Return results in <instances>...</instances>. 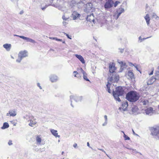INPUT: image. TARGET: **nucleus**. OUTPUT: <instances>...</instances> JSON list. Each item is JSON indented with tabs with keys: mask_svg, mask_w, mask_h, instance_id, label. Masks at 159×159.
I'll list each match as a JSON object with an SVG mask.
<instances>
[{
	"mask_svg": "<svg viewBox=\"0 0 159 159\" xmlns=\"http://www.w3.org/2000/svg\"><path fill=\"white\" fill-rule=\"evenodd\" d=\"M139 98V93L135 91H130L126 94V98L131 102H135L138 100Z\"/></svg>",
	"mask_w": 159,
	"mask_h": 159,
	"instance_id": "f257e3e1",
	"label": "nucleus"
},
{
	"mask_svg": "<svg viewBox=\"0 0 159 159\" xmlns=\"http://www.w3.org/2000/svg\"><path fill=\"white\" fill-rule=\"evenodd\" d=\"M124 93V90L121 86H118L116 88L115 91H113V94L115 99L119 102H121V100L119 97L122 96Z\"/></svg>",
	"mask_w": 159,
	"mask_h": 159,
	"instance_id": "f03ea898",
	"label": "nucleus"
},
{
	"mask_svg": "<svg viewBox=\"0 0 159 159\" xmlns=\"http://www.w3.org/2000/svg\"><path fill=\"white\" fill-rule=\"evenodd\" d=\"M26 118L28 122L30 121L29 125L33 127L36 123V122L34 119V117L31 114H29L26 116Z\"/></svg>",
	"mask_w": 159,
	"mask_h": 159,
	"instance_id": "7ed1b4c3",
	"label": "nucleus"
},
{
	"mask_svg": "<svg viewBox=\"0 0 159 159\" xmlns=\"http://www.w3.org/2000/svg\"><path fill=\"white\" fill-rule=\"evenodd\" d=\"M124 11V8L121 7H120L118 9L115 14L114 15L115 18L116 20H117L120 16V14Z\"/></svg>",
	"mask_w": 159,
	"mask_h": 159,
	"instance_id": "20e7f679",
	"label": "nucleus"
},
{
	"mask_svg": "<svg viewBox=\"0 0 159 159\" xmlns=\"http://www.w3.org/2000/svg\"><path fill=\"white\" fill-rule=\"evenodd\" d=\"M119 75L115 73H113V74L110 79V80L112 83L117 82L119 80Z\"/></svg>",
	"mask_w": 159,
	"mask_h": 159,
	"instance_id": "39448f33",
	"label": "nucleus"
},
{
	"mask_svg": "<svg viewBox=\"0 0 159 159\" xmlns=\"http://www.w3.org/2000/svg\"><path fill=\"white\" fill-rule=\"evenodd\" d=\"M114 2L112 0H108L106 1L104 5V7L106 10L110 9L113 6Z\"/></svg>",
	"mask_w": 159,
	"mask_h": 159,
	"instance_id": "423d86ee",
	"label": "nucleus"
},
{
	"mask_svg": "<svg viewBox=\"0 0 159 159\" xmlns=\"http://www.w3.org/2000/svg\"><path fill=\"white\" fill-rule=\"evenodd\" d=\"M70 101L71 102V105L72 107H73L74 106L72 104V99H74V100L76 102H78L79 101H80L82 99V97H77L76 96H74L73 95H71L70 96Z\"/></svg>",
	"mask_w": 159,
	"mask_h": 159,
	"instance_id": "0eeeda50",
	"label": "nucleus"
},
{
	"mask_svg": "<svg viewBox=\"0 0 159 159\" xmlns=\"http://www.w3.org/2000/svg\"><path fill=\"white\" fill-rule=\"evenodd\" d=\"M14 36L19 37L21 38H22L24 40H25L27 42L31 43H36V42L34 40L28 37L22 36H19L17 35H14Z\"/></svg>",
	"mask_w": 159,
	"mask_h": 159,
	"instance_id": "6e6552de",
	"label": "nucleus"
},
{
	"mask_svg": "<svg viewBox=\"0 0 159 159\" xmlns=\"http://www.w3.org/2000/svg\"><path fill=\"white\" fill-rule=\"evenodd\" d=\"M151 134L152 135H158L159 134V127L153 128L152 130Z\"/></svg>",
	"mask_w": 159,
	"mask_h": 159,
	"instance_id": "1a4fd4ad",
	"label": "nucleus"
},
{
	"mask_svg": "<svg viewBox=\"0 0 159 159\" xmlns=\"http://www.w3.org/2000/svg\"><path fill=\"white\" fill-rule=\"evenodd\" d=\"M28 56L27 52L26 50L21 51L19 52L18 54L19 57L23 59L24 57H26Z\"/></svg>",
	"mask_w": 159,
	"mask_h": 159,
	"instance_id": "9d476101",
	"label": "nucleus"
},
{
	"mask_svg": "<svg viewBox=\"0 0 159 159\" xmlns=\"http://www.w3.org/2000/svg\"><path fill=\"white\" fill-rule=\"evenodd\" d=\"M50 80L52 82H56L58 80V77L56 75H52L49 77Z\"/></svg>",
	"mask_w": 159,
	"mask_h": 159,
	"instance_id": "9b49d317",
	"label": "nucleus"
},
{
	"mask_svg": "<svg viewBox=\"0 0 159 159\" xmlns=\"http://www.w3.org/2000/svg\"><path fill=\"white\" fill-rule=\"evenodd\" d=\"M86 19L87 21L89 22H94V16L93 14H91L87 16V17L86 18Z\"/></svg>",
	"mask_w": 159,
	"mask_h": 159,
	"instance_id": "f8f14e48",
	"label": "nucleus"
},
{
	"mask_svg": "<svg viewBox=\"0 0 159 159\" xmlns=\"http://www.w3.org/2000/svg\"><path fill=\"white\" fill-rule=\"evenodd\" d=\"M109 71L110 73H114L116 68L113 63H110L109 66Z\"/></svg>",
	"mask_w": 159,
	"mask_h": 159,
	"instance_id": "ddd939ff",
	"label": "nucleus"
},
{
	"mask_svg": "<svg viewBox=\"0 0 159 159\" xmlns=\"http://www.w3.org/2000/svg\"><path fill=\"white\" fill-rule=\"evenodd\" d=\"M72 16L74 20H76L77 18L80 17V15L76 11L73 12Z\"/></svg>",
	"mask_w": 159,
	"mask_h": 159,
	"instance_id": "4468645a",
	"label": "nucleus"
},
{
	"mask_svg": "<svg viewBox=\"0 0 159 159\" xmlns=\"http://www.w3.org/2000/svg\"><path fill=\"white\" fill-rule=\"evenodd\" d=\"M120 68L119 72H121L124 68H125L127 67V66L125 63L121 61H120Z\"/></svg>",
	"mask_w": 159,
	"mask_h": 159,
	"instance_id": "2eb2a0df",
	"label": "nucleus"
},
{
	"mask_svg": "<svg viewBox=\"0 0 159 159\" xmlns=\"http://www.w3.org/2000/svg\"><path fill=\"white\" fill-rule=\"evenodd\" d=\"M75 56L83 64L85 63V61L82 56L78 54H75Z\"/></svg>",
	"mask_w": 159,
	"mask_h": 159,
	"instance_id": "dca6fc26",
	"label": "nucleus"
},
{
	"mask_svg": "<svg viewBox=\"0 0 159 159\" xmlns=\"http://www.w3.org/2000/svg\"><path fill=\"white\" fill-rule=\"evenodd\" d=\"M153 108L152 107H149L145 110V112L147 115H151L153 113Z\"/></svg>",
	"mask_w": 159,
	"mask_h": 159,
	"instance_id": "f3484780",
	"label": "nucleus"
},
{
	"mask_svg": "<svg viewBox=\"0 0 159 159\" xmlns=\"http://www.w3.org/2000/svg\"><path fill=\"white\" fill-rule=\"evenodd\" d=\"M122 107H123V109L124 111H125L127 107L128 106V102L127 101H124L122 102Z\"/></svg>",
	"mask_w": 159,
	"mask_h": 159,
	"instance_id": "a211bd4d",
	"label": "nucleus"
},
{
	"mask_svg": "<svg viewBox=\"0 0 159 159\" xmlns=\"http://www.w3.org/2000/svg\"><path fill=\"white\" fill-rule=\"evenodd\" d=\"M54 1H55V0H53ZM57 3L55 5H54V6L58 8L59 10H61L62 8V6L59 3L61 2V1L60 0H57Z\"/></svg>",
	"mask_w": 159,
	"mask_h": 159,
	"instance_id": "6ab92c4d",
	"label": "nucleus"
},
{
	"mask_svg": "<svg viewBox=\"0 0 159 159\" xmlns=\"http://www.w3.org/2000/svg\"><path fill=\"white\" fill-rule=\"evenodd\" d=\"M3 47L6 49L7 51H9L11 48V45L10 44L6 43L3 45Z\"/></svg>",
	"mask_w": 159,
	"mask_h": 159,
	"instance_id": "aec40b11",
	"label": "nucleus"
},
{
	"mask_svg": "<svg viewBox=\"0 0 159 159\" xmlns=\"http://www.w3.org/2000/svg\"><path fill=\"white\" fill-rule=\"evenodd\" d=\"M51 132L52 134L56 137H60V135H58L57 130H55L54 129H51Z\"/></svg>",
	"mask_w": 159,
	"mask_h": 159,
	"instance_id": "412c9836",
	"label": "nucleus"
},
{
	"mask_svg": "<svg viewBox=\"0 0 159 159\" xmlns=\"http://www.w3.org/2000/svg\"><path fill=\"white\" fill-rule=\"evenodd\" d=\"M159 79V66H158L156 73V78L154 79V80H153V78H152L151 80H152V81L154 82L156 80L158 79Z\"/></svg>",
	"mask_w": 159,
	"mask_h": 159,
	"instance_id": "4be33fe9",
	"label": "nucleus"
},
{
	"mask_svg": "<svg viewBox=\"0 0 159 159\" xmlns=\"http://www.w3.org/2000/svg\"><path fill=\"white\" fill-rule=\"evenodd\" d=\"M92 4L91 3H89L87 4V6L86 8V11H89L92 9Z\"/></svg>",
	"mask_w": 159,
	"mask_h": 159,
	"instance_id": "5701e85b",
	"label": "nucleus"
},
{
	"mask_svg": "<svg viewBox=\"0 0 159 159\" xmlns=\"http://www.w3.org/2000/svg\"><path fill=\"white\" fill-rule=\"evenodd\" d=\"M144 18L145 19L147 24L148 25L149 24V21L150 20V17L148 14H147L146 16L144 17Z\"/></svg>",
	"mask_w": 159,
	"mask_h": 159,
	"instance_id": "b1692460",
	"label": "nucleus"
},
{
	"mask_svg": "<svg viewBox=\"0 0 159 159\" xmlns=\"http://www.w3.org/2000/svg\"><path fill=\"white\" fill-rule=\"evenodd\" d=\"M128 75L130 79H133L134 78V75L133 73L130 70L129 71Z\"/></svg>",
	"mask_w": 159,
	"mask_h": 159,
	"instance_id": "393cba45",
	"label": "nucleus"
},
{
	"mask_svg": "<svg viewBox=\"0 0 159 159\" xmlns=\"http://www.w3.org/2000/svg\"><path fill=\"white\" fill-rule=\"evenodd\" d=\"M9 127L8 124L7 122H5L3 123V126L1 127L2 129H4L8 128Z\"/></svg>",
	"mask_w": 159,
	"mask_h": 159,
	"instance_id": "a878e982",
	"label": "nucleus"
},
{
	"mask_svg": "<svg viewBox=\"0 0 159 159\" xmlns=\"http://www.w3.org/2000/svg\"><path fill=\"white\" fill-rule=\"evenodd\" d=\"M9 112L11 116H15L16 115V112L14 111H10Z\"/></svg>",
	"mask_w": 159,
	"mask_h": 159,
	"instance_id": "bb28decb",
	"label": "nucleus"
},
{
	"mask_svg": "<svg viewBox=\"0 0 159 159\" xmlns=\"http://www.w3.org/2000/svg\"><path fill=\"white\" fill-rule=\"evenodd\" d=\"M138 110V107L136 106H134L132 107V111L133 113H135L137 112Z\"/></svg>",
	"mask_w": 159,
	"mask_h": 159,
	"instance_id": "cd10ccee",
	"label": "nucleus"
},
{
	"mask_svg": "<svg viewBox=\"0 0 159 159\" xmlns=\"http://www.w3.org/2000/svg\"><path fill=\"white\" fill-rule=\"evenodd\" d=\"M42 139L39 136H38L36 138V141L37 144H40L41 142Z\"/></svg>",
	"mask_w": 159,
	"mask_h": 159,
	"instance_id": "c85d7f7f",
	"label": "nucleus"
},
{
	"mask_svg": "<svg viewBox=\"0 0 159 159\" xmlns=\"http://www.w3.org/2000/svg\"><path fill=\"white\" fill-rule=\"evenodd\" d=\"M83 78L84 80L87 81H89V80L87 78V74L85 73L84 71L83 72Z\"/></svg>",
	"mask_w": 159,
	"mask_h": 159,
	"instance_id": "c756f323",
	"label": "nucleus"
},
{
	"mask_svg": "<svg viewBox=\"0 0 159 159\" xmlns=\"http://www.w3.org/2000/svg\"><path fill=\"white\" fill-rule=\"evenodd\" d=\"M123 133H124V138H125V140H129L130 139V138L128 136H127V135H126L124 132L123 131H121Z\"/></svg>",
	"mask_w": 159,
	"mask_h": 159,
	"instance_id": "7c9ffc66",
	"label": "nucleus"
},
{
	"mask_svg": "<svg viewBox=\"0 0 159 159\" xmlns=\"http://www.w3.org/2000/svg\"><path fill=\"white\" fill-rule=\"evenodd\" d=\"M141 102L143 105H146L147 104L148 102V101L144 100L141 101Z\"/></svg>",
	"mask_w": 159,
	"mask_h": 159,
	"instance_id": "2f4dec72",
	"label": "nucleus"
},
{
	"mask_svg": "<svg viewBox=\"0 0 159 159\" xmlns=\"http://www.w3.org/2000/svg\"><path fill=\"white\" fill-rule=\"evenodd\" d=\"M22 58L21 57H19L18 56V58L16 60V61L17 62H20L22 60Z\"/></svg>",
	"mask_w": 159,
	"mask_h": 159,
	"instance_id": "473e14b6",
	"label": "nucleus"
},
{
	"mask_svg": "<svg viewBox=\"0 0 159 159\" xmlns=\"http://www.w3.org/2000/svg\"><path fill=\"white\" fill-rule=\"evenodd\" d=\"M152 17L155 18L156 19H157V18H159V17L157 16L154 13L152 14Z\"/></svg>",
	"mask_w": 159,
	"mask_h": 159,
	"instance_id": "72a5a7b5",
	"label": "nucleus"
},
{
	"mask_svg": "<svg viewBox=\"0 0 159 159\" xmlns=\"http://www.w3.org/2000/svg\"><path fill=\"white\" fill-rule=\"evenodd\" d=\"M120 2L118 1H116L115 3L114 2L113 4H114V7H116L118 5V4Z\"/></svg>",
	"mask_w": 159,
	"mask_h": 159,
	"instance_id": "f704fd0d",
	"label": "nucleus"
},
{
	"mask_svg": "<svg viewBox=\"0 0 159 159\" xmlns=\"http://www.w3.org/2000/svg\"><path fill=\"white\" fill-rule=\"evenodd\" d=\"M106 86L107 88V89H110V83L108 82L107 83V84H106Z\"/></svg>",
	"mask_w": 159,
	"mask_h": 159,
	"instance_id": "c9c22d12",
	"label": "nucleus"
},
{
	"mask_svg": "<svg viewBox=\"0 0 159 159\" xmlns=\"http://www.w3.org/2000/svg\"><path fill=\"white\" fill-rule=\"evenodd\" d=\"M151 70H152V71L149 74V75H151L153 74V70H154V68L153 67L151 69Z\"/></svg>",
	"mask_w": 159,
	"mask_h": 159,
	"instance_id": "e433bc0d",
	"label": "nucleus"
},
{
	"mask_svg": "<svg viewBox=\"0 0 159 159\" xmlns=\"http://www.w3.org/2000/svg\"><path fill=\"white\" fill-rule=\"evenodd\" d=\"M62 18L63 19V20H67L68 19V18H67V17H66L65 16H63L62 17Z\"/></svg>",
	"mask_w": 159,
	"mask_h": 159,
	"instance_id": "4c0bfd02",
	"label": "nucleus"
},
{
	"mask_svg": "<svg viewBox=\"0 0 159 159\" xmlns=\"http://www.w3.org/2000/svg\"><path fill=\"white\" fill-rule=\"evenodd\" d=\"M119 49L120 50V52L121 53H122L124 51V49H121V48H119Z\"/></svg>",
	"mask_w": 159,
	"mask_h": 159,
	"instance_id": "58836bf2",
	"label": "nucleus"
},
{
	"mask_svg": "<svg viewBox=\"0 0 159 159\" xmlns=\"http://www.w3.org/2000/svg\"><path fill=\"white\" fill-rule=\"evenodd\" d=\"M104 118L105 119V121L107 122V116L106 115H105Z\"/></svg>",
	"mask_w": 159,
	"mask_h": 159,
	"instance_id": "ea45409f",
	"label": "nucleus"
},
{
	"mask_svg": "<svg viewBox=\"0 0 159 159\" xmlns=\"http://www.w3.org/2000/svg\"><path fill=\"white\" fill-rule=\"evenodd\" d=\"M12 141L11 140H9V141L8 142V144L9 145H12Z\"/></svg>",
	"mask_w": 159,
	"mask_h": 159,
	"instance_id": "a19ab883",
	"label": "nucleus"
},
{
	"mask_svg": "<svg viewBox=\"0 0 159 159\" xmlns=\"http://www.w3.org/2000/svg\"><path fill=\"white\" fill-rule=\"evenodd\" d=\"M98 149L102 151V152H104L106 154V152L103 149L100 148H98Z\"/></svg>",
	"mask_w": 159,
	"mask_h": 159,
	"instance_id": "79ce46f5",
	"label": "nucleus"
},
{
	"mask_svg": "<svg viewBox=\"0 0 159 159\" xmlns=\"http://www.w3.org/2000/svg\"><path fill=\"white\" fill-rule=\"evenodd\" d=\"M64 34L66 35L67 36V38H69V39H71V38L69 36V35L68 34H66V33H64Z\"/></svg>",
	"mask_w": 159,
	"mask_h": 159,
	"instance_id": "37998d69",
	"label": "nucleus"
},
{
	"mask_svg": "<svg viewBox=\"0 0 159 159\" xmlns=\"http://www.w3.org/2000/svg\"><path fill=\"white\" fill-rule=\"evenodd\" d=\"M73 73L74 74H75V75H74V76L75 77H76V74H78V72H77V71H75L73 72Z\"/></svg>",
	"mask_w": 159,
	"mask_h": 159,
	"instance_id": "c03bdc74",
	"label": "nucleus"
},
{
	"mask_svg": "<svg viewBox=\"0 0 159 159\" xmlns=\"http://www.w3.org/2000/svg\"><path fill=\"white\" fill-rule=\"evenodd\" d=\"M107 122L105 121L104 123L102 124V125L103 126H105L107 125Z\"/></svg>",
	"mask_w": 159,
	"mask_h": 159,
	"instance_id": "a18cd8bd",
	"label": "nucleus"
},
{
	"mask_svg": "<svg viewBox=\"0 0 159 159\" xmlns=\"http://www.w3.org/2000/svg\"><path fill=\"white\" fill-rule=\"evenodd\" d=\"M37 86L38 87H39V89H42V88L40 86V84L39 83H37Z\"/></svg>",
	"mask_w": 159,
	"mask_h": 159,
	"instance_id": "49530a36",
	"label": "nucleus"
},
{
	"mask_svg": "<svg viewBox=\"0 0 159 159\" xmlns=\"http://www.w3.org/2000/svg\"><path fill=\"white\" fill-rule=\"evenodd\" d=\"M107 91L109 93H111V90H110V89H107Z\"/></svg>",
	"mask_w": 159,
	"mask_h": 159,
	"instance_id": "de8ad7c7",
	"label": "nucleus"
},
{
	"mask_svg": "<svg viewBox=\"0 0 159 159\" xmlns=\"http://www.w3.org/2000/svg\"><path fill=\"white\" fill-rule=\"evenodd\" d=\"M87 145L88 146L89 148H91L92 149H93L91 147H90V146L89 144V142H87Z\"/></svg>",
	"mask_w": 159,
	"mask_h": 159,
	"instance_id": "09e8293b",
	"label": "nucleus"
},
{
	"mask_svg": "<svg viewBox=\"0 0 159 159\" xmlns=\"http://www.w3.org/2000/svg\"><path fill=\"white\" fill-rule=\"evenodd\" d=\"M63 24L64 25H66L67 24V23L66 22L63 21Z\"/></svg>",
	"mask_w": 159,
	"mask_h": 159,
	"instance_id": "8fccbe9b",
	"label": "nucleus"
},
{
	"mask_svg": "<svg viewBox=\"0 0 159 159\" xmlns=\"http://www.w3.org/2000/svg\"><path fill=\"white\" fill-rule=\"evenodd\" d=\"M131 64L133 65V66H134L135 67L136 69L137 70H138V68L137 67V66H134L133 64L131 63Z\"/></svg>",
	"mask_w": 159,
	"mask_h": 159,
	"instance_id": "3c124183",
	"label": "nucleus"
},
{
	"mask_svg": "<svg viewBox=\"0 0 159 159\" xmlns=\"http://www.w3.org/2000/svg\"><path fill=\"white\" fill-rule=\"evenodd\" d=\"M77 144L76 143H74L73 145V147L75 148H76V147H77Z\"/></svg>",
	"mask_w": 159,
	"mask_h": 159,
	"instance_id": "603ef678",
	"label": "nucleus"
},
{
	"mask_svg": "<svg viewBox=\"0 0 159 159\" xmlns=\"http://www.w3.org/2000/svg\"><path fill=\"white\" fill-rule=\"evenodd\" d=\"M129 149H130V150H132V152H135L136 151V149H131V148H129Z\"/></svg>",
	"mask_w": 159,
	"mask_h": 159,
	"instance_id": "864d4df0",
	"label": "nucleus"
},
{
	"mask_svg": "<svg viewBox=\"0 0 159 159\" xmlns=\"http://www.w3.org/2000/svg\"><path fill=\"white\" fill-rule=\"evenodd\" d=\"M55 39L57 40V41H61L62 40L61 39H58L57 38H56Z\"/></svg>",
	"mask_w": 159,
	"mask_h": 159,
	"instance_id": "5fc2aeb1",
	"label": "nucleus"
},
{
	"mask_svg": "<svg viewBox=\"0 0 159 159\" xmlns=\"http://www.w3.org/2000/svg\"><path fill=\"white\" fill-rule=\"evenodd\" d=\"M139 40H141L140 41V42H142V39H141V36H140L139 38Z\"/></svg>",
	"mask_w": 159,
	"mask_h": 159,
	"instance_id": "6e6d98bb",
	"label": "nucleus"
},
{
	"mask_svg": "<svg viewBox=\"0 0 159 159\" xmlns=\"http://www.w3.org/2000/svg\"><path fill=\"white\" fill-rule=\"evenodd\" d=\"M56 38L50 37V39H55Z\"/></svg>",
	"mask_w": 159,
	"mask_h": 159,
	"instance_id": "4d7b16f0",
	"label": "nucleus"
},
{
	"mask_svg": "<svg viewBox=\"0 0 159 159\" xmlns=\"http://www.w3.org/2000/svg\"><path fill=\"white\" fill-rule=\"evenodd\" d=\"M47 7H43L42 8V9L43 10H44L45 8H46Z\"/></svg>",
	"mask_w": 159,
	"mask_h": 159,
	"instance_id": "13d9d810",
	"label": "nucleus"
},
{
	"mask_svg": "<svg viewBox=\"0 0 159 159\" xmlns=\"http://www.w3.org/2000/svg\"><path fill=\"white\" fill-rule=\"evenodd\" d=\"M23 11H21L20 12V14H23Z\"/></svg>",
	"mask_w": 159,
	"mask_h": 159,
	"instance_id": "bf43d9fd",
	"label": "nucleus"
},
{
	"mask_svg": "<svg viewBox=\"0 0 159 159\" xmlns=\"http://www.w3.org/2000/svg\"><path fill=\"white\" fill-rule=\"evenodd\" d=\"M132 131H133V134H136L135 133V132H134V130L133 129H132Z\"/></svg>",
	"mask_w": 159,
	"mask_h": 159,
	"instance_id": "052dcab7",
	"label": "nucleus"
},
{
	"mask_svg": "<svg viewBox=\"0 0 159 159\" xmlns=\"http://www.w3.org/2000/svg\"><path fill=\"white\" fill-rule=\"evenodd\" d=\"M106 155L107 156V157H109L110 159H111V158H110V157H109V156H108V155H107L106 153Z\"/></svg>",
	"mask_w": 159,
	"mask_h": 159,
	"instance_id": "680f3d73",
	"label": "nucleus"
},
{
	"mask_svg": "<svg viewBox=\"0 0 159 159\" xmlns=\"http://www.w3.org/2000/svg\"><path fill=\"white\" fill-rule=\"evenodd\" d=\"M9 115H10V114H9V112L8 113H7V114L6 115H7V116H8Z\"/></svg>",
	"mask_w": 159,
	"mask_h": 159,
	"instance_id": "e2e57ef3",
	"label": "nucleus"
},
{
	"mask_svg": "<svg viewBox=\"0 0 159 159\" xmlns=\"http://www.w3.org/2000/svg\"><path fill=\"white\" fill-rule=\"evenodd\" d=\"M117 61H118V63H119L120 64V61H119V60H118Z\"/></svg>",
	"mask_w": 159,
	"mask_h": 159,
	"instance_id": "0e129e2a",
	"label": "nucleus"
},
{
	"mask_svg": "<svg viewBox=\"0 0 159 159\" xmlns=\"http://www.w3.org/2000/svg\"><path fill=\"white\" fill-rule=\"evenodd\" d=\"M64 152H62V153H61V154L62 155V154H64Z\"/></svg>",
	"mask_w": 159,
	"mask_h": 159,
	"instance_id": "69168bd1",
	"label": "nucleus"
},
{
	"mask_svg": "<svg viewBox=\"0 0 159 159\" xmlns=\"http://www.w3.org/2000/svg\"><path fill=\"white\" fill-rule=\"evenodd\" d=\"M11 58H14L12 56H11Z\"/></svg>",
	"mask_w": 159,
	"mask_h": 159,
	"instance_id": "338daca9",
	"label": "nucleus"
},
{
	"mask_svg": "<svg viewBox=\"0 0 159 159\" xmlns=\"http://www.w3.org/2000/svg\"><path fill=\"white\" fill-rule=\"evenodd\" d=\"M134 135H138L136 134H135Z\"/></svg>",
	"mask_w": 159,
	"mask_h": 159,
	"instance_id": "774afa93",
	"label": "nucleus"
}]
</instances>
